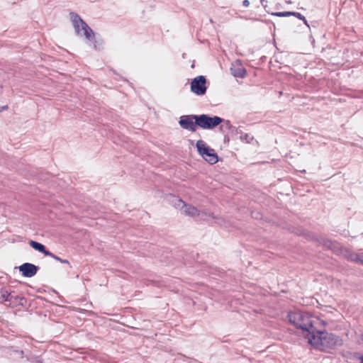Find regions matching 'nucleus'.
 <instances>
[{"label": "nucleus", "mask_w": 363, "mask_h": 363, "mask_svg": "<svg viewBox=\"0 0 363 363\" xmlns=\"http://www.w3.org/2000/svg\"><path fill=\"white\" fill-rule=\"evenodd\" d=\"M288 318L292 325L301 330L302 335L308 342L311 336L317 332V330L323 329L325 325L324 320L301 311L290 312L288 314Z\"/></svg>", "instance_id": "obj_1"}, {"label": "nucleus", "mask_w": 363, "mask_h": 363, "mask_svg": "<svg viewBox=\"0 0 363 363\" xmlns=\"http://www.w3.org/2000/svg\"><path fill=\"white\" fill-rule=\"evenodd\" d=\"M324 328L323 329L317 330V332L311 336L308 341L310 345L325 352L334 350L343 345V340L340 336L329 333L325 331Z\"/></svg>", "instance_id": "obj_2"}, {"label": "nucleus", "mask_w": 363, "mask_h": 363, "mask_svg": "<svg viewBox=\"0 0 363 363\" xmlns=\"http://www.w3.org/2000/svg\"><path fill=\"white\" fill-rule=\"evenodd\" d=\"M70 18L74 28L75 32L80 34L83 31L84 37L89 40L94 39V33L92 29L81 18V17L75 13H70Z\"/></svg>", "instance_id": "obj_3"}, {"label": "nucleus", "mask_w": 363, "mask_h": 363, "mask_svg": "<svg viewBox=\"0 0 363 363\" xmlns=\"http://www.w3.org/2000/svg\"><path fill=\"white\" fill-rule=\"evenodd\" d=\"M175 206H177V208H183L182 212L186 216H201L202 219L206 220H209L208 218H211L213 219L215 218V217L212 214L207 213L206 212H199L196 207L191 205H186L182 199H179L177 198H175Z\"/></svg>", "instance_id": "obj_4"}, {"label": "nucleus", "mask_w": 363, "mask_h": 363, "mask_svg": "<svg viewBox=\"0 0 363 363\" xmlns=\"http://www.w3.org/2000/svg\"><path fill=\"white\" fill-rule=\"evenodd\" d=\"M196 123L203 129H212L218 125L223 120L218 116L211 117L206 114L198 115L194 117Z\"/></svg>", "instance_id": "obj_5"}, {"label": "nucleus", "mask_w": 363, "mask_h": 363, "mask_svg": "<svg viewBox=\"0 0 363 363\" xmlns=\"http://www.w3.org/2000/svg\"><path fill=\"white\" fill-rule=\"evenodd\" d=\"M206 82L203 76L195 77L191 83V91L196 95H203L206 91Z\"/></svg>", "instance_id": "obj_6"}, {"label": "nucleus", "mask_w": 363, "mask_h": 363, "mask_svg": "<svg viewBox=\"0 0 363 363\" xmlns=\"http://www.w3.org/2000/svg\"><path fill=\"white\" fill-rule=\"evenodd\" d=\"M195 116H198V115L183 116L180 118L179 124L184 129L195 132L197 125L196 120H194Z\"/></svg>", "instance_id": "obj_7"}, {"label": "nucleus", "mask_w": 363, "mask_h": 363, "mask_svg": "<svg viewBox=\"0 0 363 363\" xmlns=\"http://www.w3.org/2000/svg\"><path fill=\"white\" fill-rule=\"evenodd\" d=\"M19 271L25 277H32L35 276L38 270V267L31 263H24L19 266Z\"/></svg>", "instance_id": "obj_8"}, {"label": "nucleus", "mask_w": 363, "mask_h": 363, "mask_svg": "<svg viewBox=\"0 0 363 363\" xmlns=\"http://www.w3.org/2000/svg\"><path fill=\"white\" fill-rule=\"evenodd\" d=\"M230 73L235 77L243 78L245 76V69L240 64H233Z\"/></svg>", "instance_id": "obj_9"}, {"label": "nucleus", "mask_w": 363, "mask_h": 363, "mask_svg": "<svg viewBox=\"0 0 363 363\" xmlns=\"http://www.w3.org/2000/svg\"><path fill=\"white\" fill-rule=\"evenodd\" d=\"M323 245L325 247H327L328 249H330L336 253H338L339 252H340V250L342 249V246L339 242H337L336 241H333L330 240H324Z\"/></svg>", "instance_id": "obj_10"}, {"label": "nucleus", "mask_w": 363, "mask_h": 363, "mask_svg": "<svg viewBox=\"0 0 363 363\" xmlns=\"http://www.w3.org/2000/svg\"><path fill=\"white\" fill-rule=\"evenodd\" d=\"M29 244L34 250L43 253L45 256L51 255V252L47 250L43 244L34 240H30Z\"/></svg>", "instance_id": "obj_11"}, {"label": "nucleus", "mask_w": 363, "mask_h": 363, "mask_svg": "<svg viewBox=\"0 0 363 363\" xmlns=\"http://www.w3.org/2000/svg\"><path fill=\"white\" fill-rule=\"evenodd\" d=\"M206 161L211 164H215L218 162V156L213 149L211 151H207L202 157Z\"/></svg>", "instance_id": "obj_12"}, {"label": "nucleus", "mask_w": 363, "mask_h": 363, "mask_svg": "<svg viewBox=\"0 0 363 363\" xmlns=\"http://www.w3.org/2000/svg\"><path fill=\"white\" fill-rule=\"evenodd\" d=\"M196 147L199 153L203 157L207 151H211V148H210L204 141L202 140H199L196 142Z\"/></svg>", "instance_id": "obj_13"}, {"label": "nucleus", "mask_w": 363, "mask_h": 363, "mask_svg": "<svg viewBox=\"0 0 363 363\" xmlns=\"http://www.w3.org/2000/svg\"><path fill=\"white\" fill-rule=\"evenodd\" d=\"M12 298V293L1 289H0V303L9 302Z\"/></svg>", "instance_id": "obj_14"}, {"label": "nucleus", "mask_w": 363, "mask_h": 363, "mask_svg": "<svg viewBox=\"0 0 363 363\" xmlns=\"http://www.w3.org/2000/svg\"><path fill=\"white\" fill-rule=\"evenodd\" d=\"M24 298L23 297L18 296L16 295L14 293H12V298L9 300V305L17 306V305H23V301Z\"/></svg>", "instance_id": "obj_15"}, {"label": "nucleus", "mask_w": 363, "mask_h": 363, "mask_svg": "<svg viewBox=\"0 0 363 363\" xmlns=\"http://www.w3.org/2000/svg\"><path fill=\"white\" fill-rule=\"evenodd\" d=\"M272 15L278 16V17H287L293 15L292 11H284V12H274L272 13Z\"/></svg>", "instance_id": "obj_16"}, {"label": "nucleus", "mask_w": 363, "mask_h": 363, "mask_svg": "<svg viewBox=\"0 0 363 363\" xmlns=\"http://www.w3.org/2000/svg\"><path fill=\"white\" fill-rule=\"evenodd\" d=\"M49 257L55 259L57 261H59L61 263L67 264L68 265H69V262L67 259H61L60 257H59L58 256L55 255L52 252H51V255H49Z\"/></svg>", "instance_id": "obj_17"}, {"label": "nucleus", "mask_w": 363, "mask_h": 363, "mask_svg": "<svg viewBox=\"0 0 363 363\" xmlns=\"http://www.w3.org/2000/svg\"><path fill=\"white\" fill-rule=\"evenodd\" d=\"M292 16L298 18L300 20H302L303 21L304 24H306V26H308L307 20L306 19V18L301 13H300L298 12H293V15Z\"/></svg>", "instance_id": "obj_18"}, {"label": "nucleus", "mask_w": 363, "mask_h": 363, "mask_svg": "<svg viewBox=\"0 0 363 363\" xmlns=\"http://www.w3.org/2000/svg\"><path fill=\"white\" fill-rule=\"evenodd\" d=\"M351 260L363 264V259L361 258L359 254H354V258H351Z\"/></svg>", "instance_id": "obj_19"}, {"label": "nucleus", "mask_w": 363, "mask_h": 363, "mask_svg": "<svg viewBox=\"0 0 363 363\" xmlns=\"http://www.w3.org/2000/svg\"><path fill=\"white\" fill-rule=\"evenodd\" d=\"M242 4L244 6L247 7L250 5V1L248 0H244Z\"/></svg>", "instance_id": "obj_20"}, {"label": "nucleus", "mask_w": 363, "mask_h": 363, "mask_svg": "<svg viewBox=\"0 0 363 363\" xmlns=\"http://www.w3.org/2000/svg\"><path fill=\"white\" fill-rule=\"evenodd\" d=\"M8 109V106H4L2 107H1V111H4V110H6Z\"/></svg>", "instance_id": "obj_21"}, {"label": "nucleus", "mask_w": 363, "mask_h": 363, "mask_svg": "<svg viewBox=\"0 0 363 363\" xmlns=\"http://www.w3.org/2000/svg\"><path fill=\"white\" fill-rule=\"evenodd\" d=\"M226 127H230V122L228 121H225Z\"/></svg>", "instance_id": "obj_22"}, {"label": "nucleus", "mask_w": 363, "mask_h": 363, "mask_svg": "<svg viewBox=\"0 0 363 363\" xmlns=\"http://www.w3.org/2000/svg\"><path fill=\"white\" fill-rule=\"evenodd\" d=\"M360 363H363V355L359 357Z\"/></svg>", "instance_id": "obj_23"}, {"label": "nucleus", "mask_w": 363, "mask_h": 363, "mask_svg": "<svg viewBox=\"0 0 363 363\" xmlns=\"http://www.w3.org/2000/svg\"><path fill=\"white\" fill-rule=\"evenodd\" d=\"M351 258H354V254L350 255L349 259H351Z\"/></svg>", "instance_id": "obj_24"}, {"label": "nucleus", "mask_w": 363, "mask_h": 363, "mask_svg": "<svg viewBox=\"0 0 363 363\" xmlns=\"http://www.w3.org/2000/svg\"><path fill=\"white\" fill-rule=\"evenodd\" d=\"M361 339H362V340L363 341V333H362V335H361Z\"/></svg>", "instance_id": "obj_25"}, {"label": "nucleus", "mask_w": 363, "mask_h": 363, "mask_svg": "<svg viewBox=\"0 0 363 363\" xmlns=\"http://www.w3.org/2000/svg\"><path fill=\"white\" fill-rule=\"evenodd\" d=\"M264 1V0H261V3H262V5H263V1Z\"/></svg>", "instance_id": "obj_26"}]
</instances>
